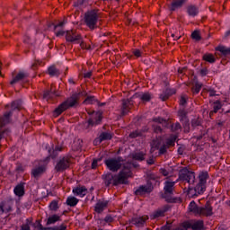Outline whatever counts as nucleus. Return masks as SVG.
Instances as JSON below:
<instances>
[{
  "mask_svg": "<svg viewBox=\"0 0 230 230\" xmlns=\"http://www.w3.org/2000/svg\"><path fill=\"white\" fill-rule=\"evenodd\" d=\"M132 164H126L123 169L119 172L118 175L108 173L104 176V182L106 186H118L119 184H127L128 179L132 177Z\"/></svg>",
  "mask_w": 230,
  "mask_h": 230,
  "instance_id": "1",
  "label": "nucleus"
},
{
  "mask_svg": "<svg viewBox=\"0 0 230 230\" xmlns=\"http://www.w3.org/2000/svg\"><path fill=\"white\" fill-rule=\"evenodd\" d=\"M189 211L195 217H213V206L208 201L203 207H198L195 201L189 204Z\"/></svg>",
  "mask_w": 230,
  "mask_h": 230,
  "instance_id": "2",
  "label": "nucleus"
},
{
  "mask_svg": "<svg viewBox=\"0 0 230 230\" xmlns=\"http://www.w3.org/2000/svg\"><path fill=\"white\" fill-rule=\"evenodd\" d=\"M78 103V100L75 96L68 98L65 102H63L58 108L54 111V116H60L64 111H67L69 107H75Z\"/></svg>",
  "mask_w": 230,
  "mask_h": 230,
  "instance_id": "3",
  "label": "nucleus"
},
{
  "mask_svg": "<svg viewBox=\"0 0 230 230\" xmlns=\"http://www.w3.org/2000/svg\"><path fill=\"white\" fill-rule=\"evenodd\" d=\"M84 22L90 30H94L98 23V13L96 11H89L84 14Z\"/></svg>",
  "mask_w": 230,
  "mask_h": 230,
  "instance_id": "4",
  "label": "nucleus"
},
{
  "mask_svg": "<svg viewBox=\"0 0 230 230\" xmlns=\"http://www.w3.org/2000/svg\"><path fill=\"white\" fill-rule=\"evenodd\" d=\"M179 179L183 182H188V184L191 186V184H195V172L183 169L180 172Z\"/></svg>",
  "mask_w": 230,
  "mask_h": 230,
  "instance_id": "5",
  "label": "nucleus"
},
{
  "mask_svg": "<svg viewBox=\"0 0 230 230\" xmlns=\"http://www.w3.org/2000/svg\"><path fill=\"white\" fill-rule=\"evenodd\" d=\"M105 164L111 172H118L123 164L121 158H109L105 160Z\"/></svg>",
  "mask_w": 230,
  "mask_h": 230,
  "instance_id": "6",
  "label": "nucleus"
},
{
  "mask_svg": "<svg viewBox=\"0 0 230 230\" xmlns=\"http://www.w3.org/2000/svg\"><path fill=\"white\" fill-rule=\"evenodd\" d=\"M66 40H67V42H76L77 44H81V48H85L82 41V36L73 31H66Z\"/></svg>",
  "mask_w": 230,
  "mask_h": 230,
  "instance_id": "7",
  "label": "nucleus"
},
{
  "mask_svg": "<svg viewBox=\"0 0 230 230\" xmlns=\"http://www.w3.org/2000/svg\"><path fill=\"white\" fill-rule=\"evenodd\" d=\"M71 166V159L69 157L65 156L58 161L56 165L57 172H64V170H67Z\"/></svg>",
  "mask_w": 230,
  "mask_h": 230,
  "instance_id": "8",
  "label": "nucleus"
},
{
  "mask_svg": "<svg viewBox=\"0 0 230 230\" xmlns=\"http://www.w3.org/2000/svg\"><path fill=\"white\" fill-rule=\"evenodd\" d=\"M88 114H93V119L88 120L89 126L99 125L100 121H102V112L100 111H88Z\"/></svg>",
  "mask_w": 230,
  "mask_h": 230,
  "instance_id": "9",
  "label": "nucleus"
},
{
  "mask_svg": "<svg viewBox=\"0 0 230 230\" xmlns=\"http://www.w3.org/2000/svg\"><path fill=\"white\" fill-rule=\"evenodd\" d=\"M155 125H157L155 128V132H161V127H166L168 125V121L163 118H156L153 119Z\"/></svg>",
  "mask_w": 230,
  "mask_h": 230,
  "instance_id": "10",
  "label": "nucleus"
},
{
  "mask_svg": "<svg viewBox=\"0 0 230 230\" xmlns=\"http://www.w3.org/2000/svg\"><path fill=\"white\" fill-rule=\"evenodd\" d=\"M107 206H109L108 200H99L94 207V211L96 213H102L105 209H107Z\"/></svg>",
  "mask_w": 230,
  "mask_h": 230,
  "instance_id": "11",
  "label": "nucleus"
},
{
  "mask_svg": "<svg viewBox=\"0 0 230 230\" xmlns=\"http://www.w3.org/2000/svg\"><path fill=\"white\" fill-rule=\"evenodd\" d=\"M60 220H62V217H60V215L58 214L50 215L47 218L46 226H55V224H57V222H60Z\"/></svg>",
  "mask_w": 230,
  "mask_h": 230,
  "instance_id": "12",
  "label": "nucleus"
},
{
  "mask_svg": "<svg viewBox=\"0 0 230 230\" xmlns=\"http://www.w3.org/2000/svg\"><path fill=\"white\" fill-rule=\"evenodd\" d=\"M10 211H12V203L10 201L0 202V215L10 213Z\"/></svg>",
  "mask_w": 230,
  "mask_h": 230,
  "instance_id": "13",
  "label": "nucleus"
},
{
  "mask_svg": "<svg viewBox=\"0 0 230 230\" xmlns=\"http://www.w3.org/2000/svg\"><path fill=\"white\" fill-rule=\"evenodd\" d=\"M168 209H170V208L168 206H164L162 208L156 210L155 213H153L151 215V218L154 220L155 218H159L161 217H164V213H166V211H168Z\"/></svg>",
  "mask_w": 230,
  "mask_h": 230,
  "instance_id": "14",
  "label": "nucleus"
},
{
  "mask_svg": "<svg viewBox=\"0 0 230 230\" xmlns=\"http://www.w3.org/2000/svg\"><path fill=\"white\" fill-rule=\"evenodd\" d=\"M152 191L151 185H142L136 191V195H145V193H150Z\"/></svg>",
  "mask_w": 230,
  "mask_h": 230,
  "instance_id": "15",
  "label": "nucleus"
},
{
  "mask_svg": "<svg viewBox=\"0 0 230 230\" xmlns=\"http://www.w3.org/2000/svg\"><path fill=\"white\" fill-rule=\"evenodd\" d=\"M74 195L84 198L87 195V189L84 186L73 189Z\"/></svg>",
  "mask_w": 230,
  "mask_h": 230,
  "instance_id": "16",
  "label": "nucleus"
},
{
  "mask_svg": "<svg viewBox=\"0 0 230 230\" xmlns=\"http://www.w3.org/2000/svg\"><path fill=\"white\" fill-rule=\"evenodd\" d=\"M5 108L11 109V111H21V109L22 108V102L14 101L11 104H7Z\"/></svg>",
  "mask_w": 230,
  "mask_h": 230,
  "instance_id": "17",
  "label": "nucleus"
},
{
  "mask_svg": "<svg viewBox=\"0 0 230 230\" xmlns=\"http://www.w3.org/2000/svg\"><path fill=\"white\" fill-rule=\"evenodd\" d=\"M173 186H175V182L173 181H165L164 183V193L166 195H172V193H173Z\"/></svg>",
  "mask_w": 230,
  "mask_h": 230,
  "instance_id": "18",
  "label": "nucleus"
},
{
  "mask_svg": "<svg viewBox=\"0 0 230 230\" xmlns=\"http://www.w3.org/2000/svg\"><path fill=\"white\" fill-rule=\"evenodd\" d=\"M188 0H172L171 4V10L173 12L178 8H181V6L186 3Z\"/></svg>",
  "mask_w": 230,
  "mask_h": 230,
  "instance_id": "19",
  "label": "nucleus"
},
{
  "mask_svg": "<svg viewBox=\"0 0 230 230\" xmlns=\"http://www.w3.org/2000/svg\"><path fill=\"white\" fill-rule=\"evenodd\" d=\"M132 107V103L128 100H123L122 101V114L125 116V114H128L130 109Z\"/></svg>",
  "mask_w": 230,
  "mask_h": 230,
  "instance_id": "20",
  "label": "nucleus"
},
{
  "mask_svg": "<svg viewBox=\"0 0 230 230\" xmlns=\"http://www.w3.org/2000/svg\"><path fill=\"white\" fill-rule=\"evenodd\" d=\"M10 116H12V111L5 112L3 117H0V127L10 123Z\"/></svg>",
  "mask_w": 230,
  "mask_h": 230,
  "instance_id": "21",
  "label": "nucleus"
},
{
  "mask_svg": "<svg viewBox=\"0 0 230 230\" xmlns=\"http://www.w3.org/2000/svg\"><path fill=\"white\" fill-rule=\"evenodd\" d=\"M187 13L190 17H196V15H199V7L195 5H189L187 7Z\"/></svg>",
  "mask_w": 230,
  "mask_h": 230,
  "instance_id": "22",
  "label": "nucleus"
},
{
  "mask_svg": "<svg viewBox=\"0 0 230 230\" xmlns=\"http://www.w3.org/2000/svg\"><path fill=\"white\" fill-rule=\"evenodd\" d=\"M146 220H148V216H142L139 217H136L133 222L135 225L137 226V227H141V226L145 225V222H146Z\"/></svg>",
  "mask_w": 230,
  "mask_h": 230,
  "instance_id": "23",
  "label": "nucleus"
},
{
  "mask_svg": "<svg viewBox=\"0 0 230 230\" xmlns=\"http://www.w3.org/2000/svg\"><path fill=\"white\" fill-rule=\"evenodd\" d=\"M13 193H14V195H16V197H24V185L18 184L14 188Z\"/></svg>",
  "mask_w": 230,
  "mask_h": 230,
  "instance_id": "24",
  "label": "nucleus"
},
{
  "mask_svg": "<svg viewBox=\"0 0 230 230\" xmlns=\"http://www.w3.org/2000/svg\"><path fill=\"white\" fill-rule=\"evenodd\" d=\"M28 74L24 72H20L12 81L11 85H13V84H17V82L21 80H24V78H27Z\"/></svg>",
  "mask_w": 230,
  "mask_h": 230,
  "instance_id": "25",
  "label": "nucleus"
},
{
  "mask_svg": "<svg viewBox=\"0 0 230 230\" xmlns=\"http://www.w3.org/2000/svg\"><path fill=\"white\" fill-rule=\"evenodd\" d=\"M44 172H46V166L40 165V167L33 169L31 174L33 177H40Z\"/></svg>",
  "mask_w": 230,
  "mask_h": 230,
  "instance_id": "26",
  "label": "nucleus"
},
{
  "mask_svg": "<svg viewBox=\"0 0 230 230\" xmlns=\"http://www.w3.org/2000/svg\"><path fill=\"white\" fill-rule=\"evenodd\" d=\"M190 228L193 230H204V221L198 220L193 224L190 223Z\"/></svg>",
  "mask_w": 230,
  "mask_h": 230,
  "instance_id": "27",
  "label": "nucleus"
},
{
  "mask_svg": "<svg viewBox=\"0 0 230 230\" xmlns=\"http://www.w3.org/2000/svg\"><path fill=\"white\" fill-rule=\"evenodd\" d=\"M222 109V103L220 102V101H217L216 102L213 103V111H210L209 116L211 118V116H213V114H217V112H218V111H220Z\"/></svg>",
  "mask_w": 230,
  "mask_h": 230,
  "instance_id": "28",
  "label": "nucleus"
},
{
  "mask_svg": "<svg viewBox=\"0 0 230 230\" xmlns=\"http://www.w3.org/2000/svg\"><path fill=\"white\" fill-rule=\"evenodd\" d=\"M66 204L71 208H75V206L78 204V199H76L75 197L70 196L66 199Z\"/></svg>",
  "mask_w": 230,
  "mask_h": 230,
  "instance_id": "29",
  "label": "nucleus"
},
{
  "mask_svg": "<svg viewBox=\"0 0 230 230\" xmlns=\"http://www.w3.org/2000/svg\"><path fill=\"white\" fill-rule=\"evenodd\" d=\"M64 24H66V22H60L58 24L55 25L54 30H55V34L57 37H60L62 35H64V31H57L58 30V28H62V26H64Z\"/></svg>",
  "mask_w": 230,
  "mask_h": 230,
  "instance_id": "30",
  "label": "nucleus"
},
{
  "mask_svg": "<svg viewBox=\"0 0 230 230\" xmlns=\"http://www.w3.org/2000/svg\"><path fill=\"white\" fill-rule=\"evenodd\" d=\"M48 71L50 76H58L60 75V71L55 66H49Z\"/></svg>",
  "mask_w": 230,
  "mask_h": 230,
  "instance_id": "31",
  "label": "nucleus"
},
{
  "mask_svg": "<svg viewBox=\"0 0 230 230\" xmlns=\"http://www.w3.org/2000/svg\"><path fill=\"white\" fill-rule=\"evenodd\" d=\"M195 191L199 195L204 193V191H206V183H201L199 181L198 185L195 187Z\"/></svg>",
  "mask_w": 230,
  "mask_h": 230,
  "instance_id": "32",
  "label": "nucleus"
},
{
  "mask_svg": "<svg viewBox=\"0 0 230 230\" xmlns=\"http://www.w3.org/2000/svg\"><path fill=\"white\" fill-rule=\"evenodd\" d=\"M43 96L46 100H51L53 96H58V94H56L55 90H53V85H51L50 91L46 92Z\"/></svg>",
  "mask_w": 230,
  "mask_h": 230,
  "instance_id": "33",
  "label": "nucleus"
},
{
  "mask_svg": "<svg viewBox=\"0 0 230 230\" xmlns=\"http://www.w3.org/2000/svg\"><path fill=\"white\" fill-rule=\"evenodd\" d=\"M209 178V174L208 172H200L199 175V182L206 184L208 182V179Z\"/></svg>",
  "mask_w": 230,
  "mask_h": 230,
  "instance_id": "34",
  "label": "nucleus"
},
{
  "mask_svg": "<svg viewBox=\"0 0 230 230\" xmlns=\"http://www.w3.org/2000/svg\"><path fill=\"white\" fill-rule=\"evenodd\" d=\"M135 161H145V154L143 152H137L132 155Z\"/></svg>",
  "mask_w": 230,
  "mask_h": 230,
  "instance_id": "35",
  "label": "nucleus"
},
{
  "mask_svg": "<svg viewBox=\"0 0 230 230\" xmlns=\"http://www.w3.org/2000/svg\"><path fill=\"white\" fill-rule=\"evenodd\" d=\"M203 60H205V62H209V64H214L217 59L213 54H205L203 56Z\"/></svg>",
  "mask_w": 230,
  "mask_h": 230,
  "instance_id": "36",
  "label": "nucleus"
},
{
  "mask_svg": "<svg viewBox=\"0 0 230 230\" xmlns=\"http://www.w3.org/2000/svg\"><path fill=\"white\" fill-rule=\"evenodd\" d=\"M161 146L160 140H153L151 143V153L155 152V150H159V146Z\"/></svg>",
  "mask_w": 230,
  "mask_h": 230,
  "instance_id": "37",
  "label": "nucleus"
},
{
  "mask_svg": "<svg viewBox=\"0 0 230 230\" xmlns=\"http://www.w3.org/2000/svg\"><path fill=\"white\" fill-rule=\"evenodd\" d=\"M107 139H112V135L110 133L104 132L102 133L101 136L99 137V141L102 143V141H106Z\"/></svg>",
  "mask_w": 230,
  "mask_h": 230,
  "instance_id": "38",
  "label": "nucleus"
},
{
  "mask_svg": "<svg viewBox=\"0 0 230 230\" xmlns=\"http://www.w3.org/2000/svg\"><path fill=\"white\" fill-rule=\"evenodd\" d=\"M216 49H217V51H219L223 55H230V49H227L224 46H219Z\"/></svg>",
  "mask_w": 230,
  "mask_h": 230,
  "instance_id": "39",
  "label": "nucleus"
},
{
  "mask_svg": "<svg viewBox=\"0 0 230 230\" xmlns=\"http://www.w3.org/2000/svg\"><path fill=\"white\" fill-rule=\"evenodd\" d=\"M140 100H142V102H150V100H152V94L144 93L140 95Z\"/></svg>",
  "mask_w": 230,
  "mask_h": 230,
  "instance_id": "40",
  "label": "nucleus"
},
{
  "mask_svg": "<svg viewBox=\"0 0 230 230\" xmlns=\"http://www.w3.org/2000/svg\"><path fill=\"white\" fill-rule=\"evenodd\" d=\"M50 211H57L58 209V201L52 200L49 206Z\"/></svg>",
  "mask_w": 230,
  "mask_h": 230,
  "instance_id": "41",
  "label": "nucleus"
},
{
  "mask_svg": "<svg viewBox=\"0 0 230 230\" xmlns=\"http://www.w3.org/2000/svg\"><path fill=\"white\" fill-rule=\"evenodd\" d=\"M175 141H177V136H171V137L167 140V146H173L175 145Z\"/></svg>",
  "mask_w": 230,
  "mask_h": 230,
  "instance_id": "42",
  "label": "nucleus"
},
{
  "mask_svg": "<svg viewBox=\"0 0 230 230\" xmlns=\"http://www.w3.org/2000/svg\"><path fill=\"white\" fill-rule=\"evenodd\" d=\"M200 89H202V84H196L192 87L191 91H192L193 94H199V93H200Z\"/></svg>",
  "mask_w": 230,
  "mask_h": 230,
  "instance_id": "43",
  "label": "nucleus"
},
{
  "mask_svg": "<svg viewBox=\"0 0 230 230\" xmlns=\"http://www.w3.org/2000/svg\"><path fill=\"white\" fill-rule=\"evenodd\" d=\"M95 102H96V99H94V97H93V96L87 97V98L84 100V103L85 105H93V103H95Z\"/></svg>",
  "mask_w": 230,
  "mask_h": 230,
  "instance_id": "44",
  "label": "nucleus"
},
{
  "mask_svg": "<svg viewBox=\"0 0 230 230\" xmlns=\"http://www.w3.org/2000/svg\"><path fill=\"white\" fill-rule=\"evenodd\" d=\"M191 38L194 40H200V32L199 31H194L191 34Z\"/></svg>",
  "mask_w": 230,
  "mask_h": 230,
  "instance_id": "45",
  "label": "nucleus"
},
{
  "mask_svg": "<svg viewBox=\"0 0 230 230\" xmlns=\"http://www.w3.org/2000/svg\"><path fill=\"white\" fill-rule=\"evenodd\" d=\"M52 230H67V226L66 224H61L60 226H56L51 228Z\"/></svg>",
  "mask_w": 230,
  "mask_h": 230,
  "instance_id": "46",
  "label": "nucleus"
},
{
  "mask_svg": "<svg viewBox=\"0 0 230 230\" xmlns=\"http://www.w3.org/2000/svg\"><path fill=\"white\" fill-rule=\"evenodd\" d=\"M188 102V96L181 95L180 98V105H184Z\"/></svg>",
  "mask_w": 230,
  "mask_h": 230,
  "instance_id": "47",
  "label": "nucleus"
},
{
  "mask_svg": "<svg viewBox=\"0 0 230 230\" xmlns=\"http://www.w3.org/2000/svg\"><path fill=\"white\" fill-rule=\"evenodd\" d=\"M133 55L137 58H139L141 57V55H143V52H141V50L139 49H134L133 50Z\"/></svg>",
  "mask_w": 230,
  "mask_h": 230,
  "instance_id": "48",
  "label": "nucleus"
},
{
  "mask_svg": "<svg viewBox=\"0 0 230 230\" xmlns=\"http://www.w3.org/2000/svg\"><path fill=\"white\" fill-rule=\"evenodd\" d=\"M98 161L100 160H93L92 163V168L94 170L96 168H98Z\"/></svg>",
  "mask_w": 230,
  "mask_h": 230,
  "instance_id": "49",
  "label": "nucleus"
},
{
  "mask_svg": "<svg viewBox=\"0 0 230 230\" xmlns=\"http://www.w3.org/2000/svg\"><path fill=\"white\" fill-rule=\"evenodd\" d=\"M167 148H168V146H163L160 148L159 154H165Z\"/></svg>",
  "mask_w": 230,
  "mask_h": 230,
  "instance_id": "50",
  "label": "nucleus"
},
{
  "mask_svg": "<svg viewBox=\"0 0 230 230\" xmlns=\"http://www.w3.org/2000/svg\"><path fill=\"white\" fill-rule=\"evenodd\" d=\"M113 218L111 216H107L105 218H104V221L107 222L108 224H111V222H112Z\"/></svg>",
  "mask_w": 230,
  "mask_h": 230,
  "instance_id": "51",
  "label": "nucleus"
},
{
  "mask_svg": "<svg viewBox=\"0 0 230 230\" xmlns=\"http://www.w3.org/2000/svg\"><path fill=\"white\" fill-rule=\"evenodd\" d=\"M168 94H165V95H163L161 94L160 95V100H162V102H166V100H168Z\"/></svg>",
  "mask_w": 230,
  "mask_h": 230,
  "instance_id": "52",
  "label": "nucleus"
},
{
  "mask_svg": "<svg viewBox=\"0 0 230 230\" xmlns=\"http://www.w3.org/2000/svg\"><path fill=\"white\" fill-rule=\"evenodd\" d=\"M84 78H91L93 76V72H86L84 74Z\"/></svg>",
  "mask_w": 230,
  "mask_h": 230,
  "instance_id": "53",
  "label": "nucleus"
},
{
  "mask_svg": "<svg viewBox=\"0 0 230 230\" xmlns=\"http://www.w3.org/2000/svg\"><path fill=\"white\" fill-rule=\"evenodd\" d=\"M22 230H31L30 224H24L22 226Z\"/></svg>",
  "mask_w": 230,
  "mask_h": 230,
  "instance_id": "54",
  "label": "nucleus"
},
{
  "mask_svg": "<svg viewBox=\"0 0 230 230\" xmlns=\"http://www.w3.org/2000/svg\"><path fill=\"white\" fill-rule=\"evenodd\" d=\"M137 136H139V132L137 131L129 134V137H137Z\"/></svg>",
  "mask_w": 230,
  "mask_h": 230,
  "instance_id": "55",
  "label": "nucleus"
},
{
  "mask_svg": "<svg viewBox=\"0 0 230 230\" xmlns=\"http://www.w3.org/2000/svg\"><path fill=\"white\" fill-rule=\"evenodd\" d=\"M160 172L162 174H164V177H167L168 172L166 171V169H161Z\"/></svg>",
  "mask_w": 230,
  "mask_h": 230,
  "instance_id": "56",
  "label": "nucleus"
},
{
  "mask_svg": "<svg viewBox=\"0 0 230 230\" xmlns=\"http://www.w3.org/2000/svg\"><path fill=\"white\" fill-rule=\"evenodd\" d=\"M200 75H201L202 76H206V75H208V69H202V70H200Z\"/></svg>",
  "mask_w": 230,
  "mask_h": 230,
  "instance_id": "57",
  "label": "nucleus"
},
{
  "mask_svg": "<svg viewBox=\"0 0 230 230\" xmlns=\"http://www.w3.org/2000/svg\"><path fill=\"white\" fill-rule=\"evenodd\" d=\"M174 129L175 130H180V128H181V124L180 123H176L175 125H174Z\"/></svg>",
  "mask_w": 230,
  "mask_h": 230,
  "instance_id": "58",
  "label": "nucleus"
},
{
  "mask_svg": "<svg viewBox=\"0 0 230 230\" xmlns=\"http://www.w3.org/2000/svg\"><path fill=\"white\" fill-rule=\"evenodd\" d=\"M55 150L57 151V152H62V146H56V148H55Z\"/></svg>",
  "mask_w": 230,
  "mask_h": 230,
  "instance_id": "59",
  "label": "nucleus"
},
{
  "mask_svg": "<svg viewBox=\"0 0 230 230\" xmlns=\"http://www.w3.org/2000/svg\"><path fill=\"white\" fill-rule=\"evenodd\" d=\"M208 94L209 96H215V91H209Z\"/></svg>",
  "mask_w": 230,
  "mask_h": 230,
  "instance_id": "60",
  "label": "nucleus"
},
{
  "mask_svg": "<svg viewBox=\"0 0 230 230\" xmlns=\"http://www.w3.org/2000/svg\"><path fill=\"white\" fill-rule=\"evenodd\" d=\"M41 230H48L47 227H41Z\"/></svg>",
  "mask_w": 230,
  "mask_h": 230,
  "instance_id": "61",
  "label": "nucleus"
},
{
  "mask_svg": "<svg viewBox=\"0 0 230 230\" xmlns=\"http://www.w3.org/2000/svg\"><path fill=\"white\" fill-rule=\"evenodd\" d=\"M1 137H3V133L0 132V139H1Z\"/></svg>",
  "mask_w": 230,
  "mask_h": 230,
  "instance_id": "62",
  "label": "nucleus"
},
{
  "mask_svg": "<svg viewBox=\"0 0 230 230\" xmlns=\"http://www.w3.org/2000/svg\"><path fill=\"white\" fill-rule=\"evenodd\" d=\"M179 73H182V71H181V69H179Z\"/></svg>",
  "mask_w": 230,
  "mask_h": 230,
  "instance_id": "63",
  "label": "nucleus"
},
{
  "mask_svg": "<svg viewBox=\"0 0 230 230\" xmlns=\"http://www.w3.org/2000/svg\"><path fill=\"white\" fill-rule=\"evenodd\" d=\"M0 75H1V65H0Z\"/></svg>",
  "mask_w": 230,
  "mask_h": 230,
  "instance_id": "64",
  "label": "nucleus"
}]
</instances>
